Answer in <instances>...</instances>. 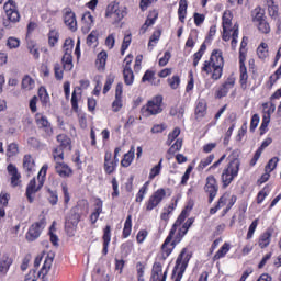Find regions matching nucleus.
<instances>
[{
  "instance_id": "nucleus-1",
  "label": "nucleus",
  "mask_w": 281,
  "mask_h": 281,
  "mask_svg": "<svg viewBox=\"0 0 281 281\" xmlns=\"http://www.w3.org/2000/svg\"><path fill=\"white\" fill-rule=\"evenodd\" d=\"M190 216V207L186 206L175 223L172 224L168 236L164 240L160 247L159 261H155L151 268L150 281H166L168 278V270L164 272V262L170 258V255L175 251L177 245L186 238V235L190 231V227L194 225V217ZM189 217V218H188ZM186 218H188L186 221Z\"/></svg>"
},
{
  "instance_id": "nucleus-2",
  "label": "nucleus",
  "mask_w": 281,
  "mask_h": 281,
  "mask_svg": "<svg viewBox=\"0 0 281 281\" xmlns=\"http://www.w3.org/2000/svg\"><path fill=\"white\" fill-rule=\"evenodd\" d=\"M223 69H225V57L223 50L215 48L212 50L210 59L202 65V74L211 75V80L218 81L223 78Z\"/></svg>"
},
{
  "instance_id": "nucleus-3",
  "label": "nucleus",
  "mask_w": 281,
  "mask_h": 281,
  "mask_svg": "<svg viewBox=\"0 0 281 281\" xmlns=\"http://www.w3.org/2000/svg\"><path fill=\"white\" fill-rule=\"evenodd\" d=\"M89 214V202L86 200L79 201L75 207L70 210V214L66 217L65 221V232L67 236L74 238L78 229V223L82 221V216Z\"/></svg>"
},
{
  "instance_id": "nucleus-4",
  "label": "nucleus",
  "mask_w": 281,
  "mask_h": 281,
  "mask_svg": "<svg viewBox=\"0 0 281 281\" xmlns=\"http://www.w3.org/2000/svg\"><path fill=\"white\" fill-rule=\"evenodd\" d=\"M240 151L233 150L228 157V162L224 167L221 173L222 190H227L234 179H236L240 172Z\"/></svg>"
},
{
  "instance_id": "nucleus-5",
  "label": "nucleus",
  "mask_w": 281,
  "mask_h": 281,
  "mask_svg": "<svg viewBox=\"0 0 281 281\" xmlns=\"http://www.w3.org/2000/svg\"><path fill=\"white\" fill-rule=\"evenodd\" d=\"M48 168L49 167L47 165L42 166L37 175V182H36V178L34 177L27 183L25 196L29 203H34V196L36 195V192H41V190H43V186H45V179L47 177Z\"/></svg>"
},
{
  "instance_id": "nucleus-6",
  "label": "nucleus",
  "mask_w": 281,
  "mask_h": 281,
  "mask_svg": "<svg viewBox=\"0 0 281 281\" xmlns=\"http://www.w3.org/2000/svg\"><path fill=\"white\" fill-rule=\"evenodd\" d=\"M190 260H192V251H189L188 248H182L172 269L171 278L173 281H181L183 279V273H186Z\"/></svg>"
},
{
  "instance_id": "nucleus-7",
  "label": "nucleus",
  "mask_w": 281,
  "mask_h": 281,
  "mask_svg": "<svg viewBox=\"0 0 281 281\" xmlns=\"http://www.w3.org/2000/svg\"><path fill=\"white\" fill-rule=\"evenodd\" d=\"M3 10L7 19L2 21V25L5 30H12V25L21 21V13L19 12L16 2L14 0H8L3 5Z\"/></svg>"
},
{
  "instance_id": "nucleus-8",
  "label": "nucleus",
  "mask_w": 281,
  "mask_h": 281,
  "mask_svg": "<svg viewBox=\"0 0 281 281\" xmlns=\"http://www.w3.org/2000/svg\"><path fill=\"white\" fill-rule=\"evenodd\" d=\"M126 14H128L126 7H120V2L117 1H112L105 8V19H108L112 25L122 23Z\"/></svg>"
},
{
  "instance_id": "nucleus-9",
  "label": "nucleus",
  "mask_w": 281,
  "mask_h": 281,
  "mask_svg": "<svg viewBox=\"0 0 281 281\" xmlns=\"http://www.w3.org/2000/svg\"><path fill=\"white\" fill-rule=\"evenodd\" d=\"M47 227V217L45 215H41L37 222H34L27 229L25 234V240L27 243H34L41 238V234Z\"/></svg>"
},
{
  "instance_id": "nucleus-10",
  "label": "nucleus",
  "mask_w": 281,
  "mask_h": 281,
  "mask_svg": "<svg viewBox=\"0 0 281 281\" xmlns=\"http://www.w3.org/2000/svg\"><path fill=\"white\" fill-rule=\"evenodd\" d=\"M164 95L158 94L151 98L147 103L146 106L140 109L142 115L146 117H150V115H159L164 111Z\"/></svg>"
},
{
  "instance_id": "nucleus-11",
  "label": "nucleus",
  "mask_w": 281,
  "mask_h": 281,
  "mask_svg": "<svg viewBox=\"0 0 281 281\" xmlns=\"http://www.w3.org/2000/svg\"><path fill=\"white\" fill-rule=\"evenodd\" d=\"M120 153H122V147H115L114 156L111 151H105L103 169L105 175H113L117 172V165L120 164Z\"/></svg>"
},
{
  "instance_id": "nucleus-12",
  "label": "nucleus",
  "mask_w": 281,
  "mask_h": 281,
  "mask_svg": "<svg viewBox=\"0 0 281 281\" xmlns=\"http://www.w3.org/2000/svg\"><path fill=\"white\" fill-rule=\"evenodd\" d=\"M204 194L207 198V203L211 205V203H214V199L218 196V180H216V177L214 175H210L205 179V184L203 187Z\"/></svg>"
},
{
  "instance_id": "nucleus-13",
  "label": "nucleus",
  "mask_w": 281,
  "mask_h": 281,
  "mask_svg": "<svg viewBox=\"0 0 281 281\" xmlns=\"http://www.w3.org/2000/svg\"><path fill=\"white\" fill-rule=\"evenodd\" d=\"M164 199H166V189H157L145 202V211L153 212L155 207H159V205H161Z\"/></svg>"
},
{
  "instance_id": "nucleus-14",
  "label": "nucleus",
  "mask_w": 281,
  "mask_h": 281,
  "mask_svg": "<svg viewBox=\"0 0 281 281\" xmlns=\"http://www.w3.org/2000/svg\"><path fill=\"white\" fill-rule=\"evenodd\" d=\"M63 21L70 32H78V20L76 19V12L71 8L63 9Z\"/></svg>"
},
{
  "instance_id": "nucleus-15",
  "label": "nucleus",
  "mask_w": 281,
  "mask_h": 281,
  "mask_svg": "<svg viewBox=\"0 0 281 281\" xmlns=\"http://www.w3.org/2000/svg\"><path fill=\"white\" fill-rule=\"evenodd\" d=\"M236 85V79L234 77H228L215 91L216 100L227 98V93L234 89Z\"/></svg>"
},
{
  "instance_id": "nucleus-16",
  "label": "nucleus",
  "mask_w": 281,
  "mask_h": 281,
  "mask_svg": "<svg viewBox=\"0 0 281 281\" xmlns=\"http://www.w3.org/2000/svg\"><path fill=\"white\" fill-rule=\"evenodd\" d=\"M222 41L225 43L232 40V32H234V27H232V14L224 13L222 16Z\"/></svg>"
},
{
  "instance_id": "nucleus-17",
  "label": "nucleus",
  "mask_w": 281,
  "mask_h": 281,
  "mask_svg": "<svg viewBox=\"0 0 281 281\" xmlns=\"http://www.w3.org/2000/svg\"><path fill=\"white\" fill-rule=\"evenodd\" d=\"M124 93V83L119 82L115 88V99L112 102V111L113 113H120L122 110V106H124V103L122 101Z\"/></svg>"
},
{
  "instance_id": "nucleus-18",
  "label": "nucleus",
  "mask_w": 281,
  "mask_h": 281,
  "mask_svg": "<svg viewBox=\"0 0 281 281\" xmlns=\"http://www.w3.org/2000/svg\"><path fill=\"white\" fill-rule=\"evenodd\" d=\"M7 172L11 177V187L12 188H19L21 186V173L19 172V168L14 164H9L7 166Z\"/></svg>"
},
{
  "instance_id": "nucleus-19",
  "label": "nucleus",
  "mask_w": 281,
  "mask_h": 281,
  "mask_svg": "<svg viewBox=\"0 0 281 281\" xmlns=\"http://www.w3.org/2000/svg\"><path fill=\"white\" fill-rule=\"evenodd\" d=\"M263 2L268 11V16L273 19V21L280 19V5L278 2L276 0H263Z\"/></svg>"
},
{
  "instance_id": "nucleus-20",
  "label": "nucleus",
  "mask_w": 281,
  "mask_h": 281,
  "mask_svg": "<svg viewBox=\"0 0 281 281\" xmlns=\"http://www.w3.org/2000/svg\"><path fill=\"white\" fill-rule=\"evenodd\" d=\"M81 23H82V26H81L82 34H89L93 25H95V20L93 19V15L91 14V12L87 11L83 13L81 18Z\"/></svg>"
},
{
  "instance_id": "nucleus-21",
  "label": "nucleus",
  "mask_w": 281,
  "mask_h": 281,
  "mask_svg": "<svg viewBox=\"0 0 281 281\" xmlns=\"http://www.w3.org/2000/svg\"><path fill=\"white\" fill-rule=\"evenodd\" d=\"M55 172H57L61 179H68L74 175V170L69 165L65 164V160L61 162H55Z\"/></svg>"
},
{
  "instance_id": "nucleus-22",
  "label": "nucleus",
  "mask_w": 281,
  "mask_h": 281,
  "mask_svg": "<svg viewBox=\"0 0 281 281\" xmlns=\"http://www.w3.org/2000/svg\"><path fill=\"white\" fill-rule=\"evenodd\" d=\"M207 115V101L205 99H198L194 108L195 120H203Z\"/></svg>"
},
{
  "instance_id": "nucleus-23",
  "label": "nucleus",
  "mask_w": 281,
  "mask_h": 281,
  "mask_svg": "<svg viewBox=\"0 0 281 281\" xmlns=\"http://www.w3.org/2000/svg\"><path fill=\"white\" fill-rule=\"evenodd\" d=\"M22 166L26 177H32V175H34V171L36 170V162L34 161L32 155H24Z\"/></svg>"
},
{
  "instance_id": "nucleus-24",
  "label": "nucleus",
  "mask_w": 281,
  "mask_h": 281,
  "mask_svg": "<svg viewBox=\"0 0 281 281\" xmlns=\"http://www.w3.org/2000/svg\"><path fill=\"white\" fill-rule=\"evenodd\" d=\"M178 204H179V200L172 199V202L168 206H165L162 209V212L160 214V218L162 221H165V223H168V221H170V215L172 214V212H175L177 210Z\"/></svg>"
},
{
  "instance_id": "nucleus-25",
  "label": "nucleus",
  "mask_w": 281,
  "mask_h": 281,
  "mask_svg": "<svg viewBox=\"0 0 281 281\" xmlns=\"http://www.w3.org/2000/svg\"><path fill=\"white\" fill-rule=\"evenodd\" d=\"M102 240H103V249H102V255L106 256L109 254V246L111 245V225H105L103 228V235H102Z\"/></svg>"
},
{
  "instance_id": "nucleus-26",
  "label": "nucleus",
  "mask_w": 281,
  "mask_h": 281,
  "mask_svg": "<svg viewBox=\"0 0 281 281\" xmlns=\"http://www.w3.org/2000/svg\"><path fill=\"white\" fill-rule=\"evenodd\" d=\"M248 80L249 75L247 74V66L245 61H239V85L244 91L247 90Z\"/></svg>"
},
{
  "instance_id": "nucleus-27",
  "label": "nucleus",
  "mask_w": 281,
  "mask_h": 281,
  "mask_svg": "<svg viewBox=\"0 0 281 281\" xmlns=\"http://www.w3.org/2000/svg\"><path fill=\"white\" fill-rule=\"evenodd\" d=\"M14 260L12 257L8 255H3L0 258V274L1 276H8V272L10 271V267H12Z\"/></svg>"
},
{
  "instance_id": "nucleus-28",
  "label": "nucleus",
  "mask_w": 281,
  "mask_h": 281,
  "mask_svg": "<svg viewBox=\"0 0 281 281\" xmlns=\"http://www.w3.org/2000/svg\"><path fill=\"white\" fill-rule=\"evenodd\" d=\"M56 140L59 144L57 148L71 151V138L67 134H58Z\"/></svg>"
},
{
  "instance_id": "nucleus-29",
  "label": "nucleus",
  "mask_w": 281,
  "mask_h": 281,
  "mask_svg": "<svg viewBox=\"0 0 281 281\" xmlns=\"http://www.w3.org/2000/svg\"><path fill=\"white\" fill-rule=\"evenodd\" d=\"M133 161H135V146L132 145L130 150L123 155V158L121 159V167L128 168Z\"/></svg>"
},
{
  "instance_id": "nucleus-30",
  "label": "nucleus",
  "mask_w": 281,
  "mask_h": 281,
  "mask_svg": "<svg viewBox=\"0 0 281 281\" xmlns=\"http://www.w3.org/2000/svg\"><path fill=\"white\" fill-rule=\"evenodd\" d=\"M228 200H229V192H225L223 195H221L217 202L215 203V205L210 209L211 216H214V214H216V212H218L221 207L227 205Z\"/></svg>"
},
{
  "instance_id": "nucleus-31",
  "label": "nucleus",
  "mask_w": 281,
  "mask_h": 281,
  "mask_svg": "<svg viewBox=\"0 0 281 281\" xmlns=\"http://www.w3.org/2000/svg\"><path fill=\"white\" fill-rule=\"evenodd\" d=\"M271 236H273V232H271V229H267L259 236L258 245L260 249H267V247L271 245Z\"/></svg>"
},
{
  "instance_id": "nucleus-32",
  "label": "nucleus",
  "mask_w": 281,
  "mask_h": 281,
  "mask_svg": "<svg viewBox=\"0 0 281 281\" xmlns=\"http://www.w3.org/2000/svg\"><path fill=\"white\" fill-rule=\"evenodd\" d=\"M95 209L94 211L90 214V223L91 225H95L98 223V218H100V215L102 214V207H103V202L102 199H97L95 202Z\"/></svg>"
},
{
  "instance_id": "nucleus-33",
  "label": "nucleus",
  "mask_w": 281,
  "mask_h": 281,
  "mask_svg": "<svg viewBox=\"0 0 281 281\" xmlns=\"http://www.w3.org/2000/svg\"><path fill=\"white\" fill-rule=\"evenodd\" d=\"M108 58H109V55L106 54L105 50H101L97 55L95 67H97L98 71H104V69L106 68V59Z\"/></svg>"
},
{
  "instance_id": "nucleus-34",
  "label": "nucleus",
  "mask_w": 281,
  "mask_h": 281,
  "mask_svg": "<svg viewBox=\"0 0 281 281\" xmlns=\"http://www.w3.org/2000/svg\"><path fill=\"white\" fill-rule=\"evenodd\" d=\"M249 38L247 36H244L240 42L239 47V63H246L247 61V52H249V48H247Z\"/></svg>"
},
{
  "instance_id": "nucleus-35",
  "label": "nucleus",
  "mask_w": 281,
  "mask_h": 281,
  "mask_svg": "<svg viewBox=\"0 0 281 281\" xmlns=\"http://www.w3.org/2000/svg\"><path fill=\"white\" fill-rule=\"evenodd\" d=\"M262 119L263 120H268L271 121V115H273V113H276V104L273 102L269 103H262Z\"/></svg>"
},
{
  "instance_id": "nucleus-36",
  "label": "nucleus",
  "mask_w": 281,
  "mask_h": 281,
  "mask_svg": "<svg viewBox=\"0 0 281 281\" xmlns=\"http://www.w3.org/2000/svg\"><path fill=\"white\" fill-rule=\"evenodd\" d=\"M133 232V215H127L125 222H124V226H123V231H122V238L126 239L128 238V236H131Z\"/></svg>"
},
{
  "instance_id": "nucleus-37",
  "label": "nucleus",
  "mask_w": 281,
  "mask_h": 281,
  "mask_svg": "<svg viewBox=\"0 0 281 281\" xmlns=\"http://www.w3.org/2000/svg\"><path fill=\"white\" fill-rule=\"evenodd\" d=\"M188 15V0H180L178 8V19L180 23H186V16Z\"/></svg>"
},
{
  "instance_id": "nucleus-38",
  "label": "nucleus",
  "mask_w": 281,
  "mask_h": 281,
  "mask_svg": "<svg viewBox=\"0 0 281 281\" xmlns=\"http://www.w3.org/2000/svg\"><path fill=\"white\" fill-rule=\"evenodd\" d=\"M252 23H260V21H265L267 15L265 14V9L262 7H257L251 12Z\"/></svg>"
},
{
  "instance_id": "nucleus-39",
  "label": "nucleus",
  "mask_w": 281,
  "mask_h": 281,
  "mask_svg": "<svg viewBox=\"0 0 281 281\" xmlns=\"http://www.w3.org/2000/svg\"><path fill=\"white\" fill-rule=\"evenodd\" d=\"M205 52H207V45H205V43H202L199 50L193 54V67H194V69H196V67H199V63L203 58Z\"/></svg>"
},
{
  "instance_id": "nucleus-40",
  "label": "nucleus",
  "mask_w": 281,
  "mask_h": 281,
  "mask_svg": "<svg viewBox=\"0 0 281 281\" xmlns=\"http://www.w3.org/2000/svg\"><path fill=\"white\" fill-rule=\"evenodd\" d=\"M257 56L260 60H267L269 58V44L261 42L257 47Z\"/></svg>"
},
{
  "instance_id": "nucleus-41",
  "label": "nucleus",
  "mask_w": 281,
  "mask_h": 281,
  "mask_svg": "<svg viewBox=\"0 0 281 281\" xmlns=\"http://www.w3.org/2000/svg\"><path fill=\"white\" fill-rule=\"evenodd\" d=\"M123 80L124 85L127 87L133 86V82H135V74L133 72V68H123Z\"/></svg>"
},
{
  "instance_id": "nucleus-42",
  "label": "nucleus",
  "mask_w": 281,
  "mask_h": 281,
  "mask_svg": "<svg viewBox=\"0 0 281 281\" xmlns=\"http://www.w3.org/2000/svg\"><path fill=\"white\" fill-rule=\"evenodd\" d=\"M229 249H232V246L229 243L225 241L222 247L218 249V251L213 256V260H221V258H225L227 254H229Z\"/></svg>"
},
{
  "instance_id": "nucleus-43",
  "label": "nucleus",
  "mask_w": 281,
  "mask_h": 281,
  "mask_svg": "<svg viewBox=\"0 0 281 281\" xmlns=\"http://www.w3.org/2000/svg\"><path fill=\"white\" fill-rule=\"evenodd\" d=\"M150 186V181H146L140 189L138 190V192L136 193V198H135V202L136 203H142V201H144L146 194H148V187Z\"/></svg>"
},
{
  "instance_id": "nucleus-44",
  "label": "nucleus",
  "mask_w": 281,
  "mask_h": 281,
  "mask_svg": "<svg viewBox=\"0 0 281 281\" xmlns=\"http://www.w3.org/2000/svg\"><path fill=\"white\" fill-rule=\"evenodd\" d=\"M53 159L55 164H59L61 161H65V149L55 146L52 150Z\"/></svg>"
},
{
  "instance_id": "nucleus-45",
  "label": "nucleus",
  "mask_w": 281,
  "mask_h": 281,
  "mask_svg": "<svg viewBox=\"0 0 281 281\" xmlns=\"http://www.w3.org/2000/svg\"><path fill=\"white\" fill-rule=\"evenodd\" d=\"M256 27L260 34H270L271 33V24H269V21L267 20H261L260 22H257Z\"/></svg>"
},
{
  "instance_id": "nucleus-46",
  "label": "nucleus",
  "mask_w": 281,
  "mask_h": 281,
  "mask_svg": "<svg viewBox=\"0 0 281 281\" xmlns=\"http://www.w3.org/2000/svg\"><path fill=\"white\" fill-rule=\"evenodd\" d=\"M37 95L43 106H47L49 104V93H47V89L45 87H40Z\"/></svg>"
},
{
  "instance_id": "nucleus-47",
  "label": "nucleus",
  "mask_w": 281,
  "mask_h": 281,
  "mask_svg": "<svg viewBox=\"0 0 281 281\" xmlns=\"http://www.w3.org/2000/svg\"><path fill=\"white\" fill-rule=\"evenodd\" d=\"M271 194V184H266L257 194V204L260 205L263 203L265 198Z\"/></svg>"
},
{
  "instance_id": "nucleus-48",
  "label": "nucleus",
  "mask_w": 281,
  "mask_h": 281,
  "mask_svg": "<svg viewBox=\"0 0 281 281\" xmlns=\"http://www.w3.org/2000/svg\"><path fill=\"white\" fill-rule=\"evenodd\" d=\"M162 164H164V158H161V159L159 160V162H158L157 165H155V166L150 169L149 176H148L149 181H153V179H155V177H159V175H161Z\"/></svg>"
},
{
  "instance_id": "nucleus-49",
  "label": "nucleus",
  "mask_w": 281,
  "mask_h": 281,
  "mask_svg": "<svg viewBox=\"0 0 281 281\" xmlns=\"http://www.w3.org/2000/svg\"><path fill=\"white\" fill-rule=\"evenodd\" d=\"M35 124H36L37 128H43V126H47V124H50V122L45 116V114L37 112L35 114Z\"/></svg>"
},
{
  "instance_id": "nucleus-50",
  "label": "nucleus",
  "mask_w": 281,
  "mask_h": 281,
  "mask_svg": "<svg viewBox=\"0 0 281 281\" xmlns=\"http://www.w3.org/2000/svg\"><path fill=\"white\" fill-rule=\"evenodd\" d=\"M53 69L55 79L60 82L65 78V67L60 63H55Z\"/></svg>"
},
{
  "instance_id": "nucleus-51",
  "label": "nucleus",
  "mask_w": 281,
  "mask_h": 281,
  "mask_svg": "<svg viewBox=\"0 0 281 281\" xmlns=\"http://www.w3.org/2000/svg\"><path fill=\"white\" fill-rule=\"evenodd\" d=\"M61 65L65 71H71L74 69V56L63 55Z\"/></svg>"
},
{
  "instance_id": "nucleus-52",
  "label": "nucleus",
  "mask_w": 281,
  "mask_h": 281,
  "mask_svg": "<svg viewBox=\"0 0 281 281\" xmlns=\"http://www.w3.org/2000/svg\"><path fill=\"white\" fill-rule=\"evenodd\" d=\"M60 188L64 194V205L65 207H67V205H69V202L71 201V193H69V184H67V182H61Z\"/></svg>"
},
{
  "instance_id": "nucleus-53",
  "label": "nucleus",
  "mask_w": 281,
  "mask_h": 281,
  "mask_svg": "<svg viewBox=\"0 0 281 281\" xmlns=\"http://www.w3.org/2000/svg\"><path fill=\"white\" fill-rule=\"evenodd\" d=\"M80 98H82V92H79V95H78V90H76L75 88L70 99L71 109L72 111H75V113H78V102Z\"/></svg>"
},
{
  "instance_id": "nucleus-54",
  "label": "nucleus",
  "mask_w": 281,
  "mask_h": 281,
  "mask_svg": "<svg viewBox=\"0 0 281 281\" xmlns=\"http://www.w3.org/2000/svg\"><path fill=\"white\" fill-rule=\"evenodd\" d=\"M47 193V201L49 203V205H58V191L57 190H52V189H47L46 190Z\"/></svg>"
},
{
  "instance_id": "nucleus-55",
  "label": "nucleus",
  "mask_w": 281,
  "mask_h": 281,
  "mask_svg": "<svg viewBox=\"0 0 281 281\" xmlns=\"http://www.w3.org/2000/svg\"><path fill=\"white\" fill-rule=\"evenodd\" d=\"M36 82L30 75H25L22 79V89H26V91H32V89L35 87Z\"/></svg>"
},
{
  "instance_id": "nucleus-56",
  "label": "nucleus",
  "mask_w": 281,
  "mask_h": 281,
  "mask_svg": "<svg viewBox=\"0 0 281 281\" xmlns=\"http://www.w3.org/2000/svg\"><path fill=\"white\" fill-rule=\"evenodd\" d=\"M58 38H60V34L56 30H50L48 33V45L49 47H56L58 43Z\"/></svg>"
},
{
  "instance_id": "nucleus-57",
  "label": "nucleus",
  "mask_w": 281,
  "mask_h": 281,
  "mask_svg": "<svg viewBox=\"0 0 281 281\" xmlns=\"http://www.w3.org/2000/svg\"><path fill=\"white\" fill-rule=\"evenodd\" d=\"M40 131H42V137H44V139H50L54 135V127L52 126V123L40 127Z\"/></svg>"
},
{
  "instance_id": "nucleus-58",
  "label": "nucleus",
  "mask_w": 281,
  "mask_h": 281,
  "mask_svg": "<svg viewBox=\"0 0 281 281\" xmlns=\"http://www.w3.org/2000/svg\"><path fill=\"white\" fill-rule=\"evenodd\" d=\"M192 170H194V162L187 167L181 178L180 186H188V181H190V175H192Z\"/></svg>"
},
{
  "instance_id": "nucleus-59",
  "label": "nucleus",
  "mask_w": 281,
  "mask_h": 281,
  "mask_svg": "<svg viewBox=\"0 0 281 281\" xmlns=\"http://www.w3.org/2000/svg\"><path fill=\"white\" fill-rule=\"evenodd\" d=\"M214 161V154L209 155L206 158H203L199 165H198V171L201 172L202 170H205L210 164Z\"/></svg>"
},
{
  "instance_id": "nucleus-60",
  "label": "nucleus",
  "mask_w": 281,
  "mask_h": 281,
  "mask_svg": "<svg viewBox=\"0 0 281 281\" xmlns=\"http://www.w3.org/2000/svg\"><path fill=\"white\" fill-rule=\"evenodd\" d=\"M179 135H181V128L175 127L172 130V132H170L168 134V138L166 140V145L167 146H172V142H175V139H177L179 137Z\"/></svg>"
},
{
  "instance_id": "nucleus-61",
  "label": "nucleus",
  "mask_w": 281,
  "mask_h": 281,
  "mask_svg": "<svg viewBox=\"0 0 281 281\" xmlns=\"http://www.w3.org/2000/svg\"><path fill=\"white\" fill-rule=\"evenodd\" d=\"M181 148H183V140L181 138L176 139V142L170 146V148L168 149V154L169 155H175L176 153H179V150H181Z\"/></svg>"
},
{
  "instance_id": "nucleus-62",
  "label": "nucleus",
  "mask_w": 281,
  "mask_h": 281,
  "mask_svg": "<svg viewBox=\"0 0 281 281\" xmlns=\"http://www.w3.org/2000/svg\"><path fill=\"white\" fill-rule=\"evenodd\" d=\"M146 271V263L138 261L136 263V276H137V281H145L144 279V273Z\"/></svg>"
},
{
  "instance_id": "nucleus-63",
  "label": "nucleus",
  "mask_w": 281,
  "mask_h": 281,
  "mask_svg": "<svg viewBox=\"0 0 281 281\" xmlns=\"http://www.w3.org/2000/svg\"><path fill=\"white\" fill-rule=\"evenodd\" d=\"M16 155H19V144L10 143L7 147V157H16Z\"/></svg>"
},
{
  "instance_id": "nucleus-64",
  "label": "nucleus",
  "mask_w": 281,
  "mask_h": 281,
  "mask_svg": "<svg viewBox=\"0 0 281 281\" xmlns=\"http://www.w3.org/2000/svg\"><path fill=\"white\" fill-rule=\"evenodd\" d=\"M167 82L170 89L177 90V88L181 85V77L179 75H173L167 79Z\"/></svg>"
}]
</instances>
